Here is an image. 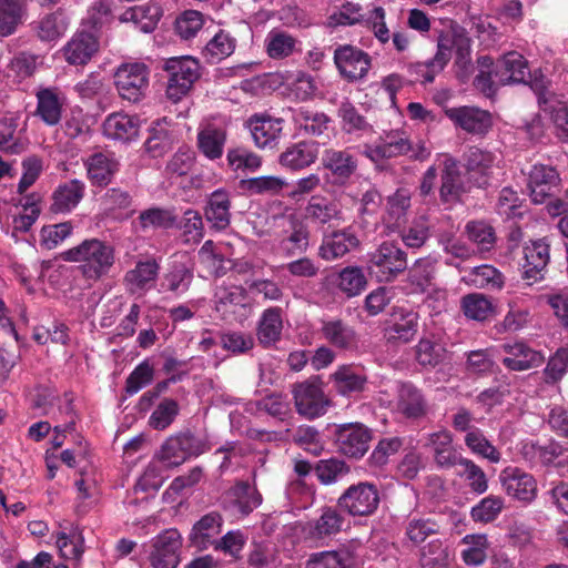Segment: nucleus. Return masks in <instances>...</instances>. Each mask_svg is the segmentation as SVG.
Masks as SVG:
<instances>
[{"mask_svg": "<svg viewBox=\"0 0 568 568\" xmlns=\"http://www.w3.org/2000/svg\"><path fill=\"white\" fill-rule=\"evenodd\" d=\"M61 257L65 262L78 263L80 273L87 280L97 281L110 272L115 261V253L111 244L92 237L62 252Z\"/></svg>", "mask_w": 568, "mask_h": 568, "instance_id": "f257e3e1", "label": "nucleus"}, {"mask_svg": "<svg viewBox=\"0 0 568 568\" xmlns=\"http://www.w3.org/2000/svg\"><path fill=\"white\" fill-rule=\"evenodd\" d=\"M363 154L375 163L397 156H407L413 161H425L429 158L430 150L422 141L414 143L405 132L390 131L378 143L366 144Z\"/></svg>", "mask_w": 568, "mask_h": 568, "instance_id": "f03ea898", "label": "nucleus"}, {"mask_svg": "<svg viewBox=\"0 0 568 568\" xmlns=\"http://www.w3.org/2000/svg\"><path fill=\"white\" fill-rule=\"evenodd\" d=\"M163 70L168 73L165 93L174 103L181 101L201 77L199 61L189 55L168 59Z\"/></svg>", "mask_w": 568, "mask_h": 568, "instance_id": "7ed1b4c3", "label": "nucleus"}, {"mask_svg": "<svg viewBox=\"0 0 568 568\" xmlns=\"http://www.w3.org/2000/svg\"><path fill=\"white\" fill-rule=\"evenodd\" d=\"M367 267L378 282H390L407 268V254L398 243L384 241L368 254Z\"/></svg>", "mask_w": 568, "mask_h": 568, "instance_id": "20e7f679", "label": "nucleus"}, {"mask_svg": "<svg viewBox=\"0 0 568 568\" xmlns=\"http://www.w3.org/2000/svg\"><path fill=\"white\" fill-rule=\"evenodd\" d=\"M379 503V490L375 484L369 481L351 485L337 499L338 508L353 517L373 515Z\"/></svg>", "mask_w": 568, "mask_h": 568, "instance_id": "39448f33", "label": "nucleus"}, {"mask_svg": "<svg viewBox=\"0 0 568 568\" xmlns=\"http://www.w3.org/2000/svg\"><path fill=\"white\" fill-rule=\"evenodd\" d=\"M150 69L143 62H125L114 73V84L120 97L136 103L143 99L149 88Z\"/></svg>", "mask_w": 568, "mask_h": 568, "instance_id": "423d86ee", "label": "nucleus"}, {"mask_svg": "<svg viewBox=\"0 0 568 568\" xmlns=\"http://www.w3.org/2000/svg\"><path fill=\"white\" fill-rule=\"evenodd\" d=\"M322 168L327 172L334 186H346L358 170V158L352 148H327L321 158Z\"/></svg>", "mask_w": 568, "mask_h": 568, "instance_id": "0eeeda50", "label": "nucleus"}, {"mask_svg": "<svg viewBox=\"0 0 568 568\" xmlns=\"http://www.w3.org/2000/svg\"><path fill=\"white\" fill-rule=\"evenodd\" d=\"M210 449L207 442L190 432L169 437L162 445L160 458L170 466H179L191 457H197Z\"/></svg>", "mask_w": 568, "mask_h": 568, "instance_id": "6e6552de", "label": "nucleus"}, {"mask_svg": "<svg viewBox=\"0 0 568 568\" xmlns=\"http://www.w3.org/2000/svg\"><path fill=\"white\" fill-rule=\"evenodd\" d=\"M292 394L296 412L308 419L323 416L329 406V399L317 378L295 384Z\"/></svg>", "mask_w": 568, "mask_h": 568, "instance_id": "1a4fd4ad", "label": "nucleus"}, {"mask_svg": "<svg viewBox=\"0 0 568 568\" xmlns=\"http://www.w3.org/2000/svg\"><path fill=\"white\" fill-rule=\"evenodd\" d=\"M229 135V122L224 119H211L201 123L196 142L199 151L211 161L220 160Z\"/></svg>", "mask_w": 568, "mask_h": 568, "instance_id": "9d476101", "label": "nucleus"}, {"mask_svg": "<svg viewBox=\"0 0 568 568\" xmlns=\"http://www.w3.org/2000/svg\"><path fill=\"white\" fill-rule=\"evenodd\" d=\"M263 497L254 484L236 481L222 496V507L234 515L247 516L261 506Z\"/></svg>", "mask_w": 568, "mask_h": 568, "instance_id": "9b49d317", "label": "nucleus"}, {"mask_svg": "<svg viewBox=\"0 0 568 568\" xmlns=\"http://www.w3.org/2000/svg\"><path fill=\"white\" fill-rule=\"evenodd\" d=\"M334 62L341 75L349 82L364 79L371 69L368 53L353 45H339L334 51Z\"/></svg>", "mask_w": 568, "mask_h": 568, "instance_id": "f8f14e48", "label": "nucleus"}, {"mask_svg": "<svg viewBox=\"0 0 568 568\" xmlns=\"http://www.w3.org/2000/svg\"><path fill=\"white\" fill-rule=\"evenodd\" d=\"M503 490L513 499L525 505L532 503L537 497V481L532 475L518 467H507L500 475Z\"/></svg>", "mask_w": 568, "mask_h": 568, "instance_id": "ddd939ff", "label": "nucleus"}, {"mask_svg": "<svg viewBox=\"0 0 568 568\" xmlns=\"http://www.w3.org/2000/svg\"><path fill=\"white\" fill-rule=\"evenodd\" d=\"M499 349L505 353L501 364L513 372H524L539 367L545 361L541 352L534 349L524 341L504 343L499 346Z\"/></svg>", "mask_w": 568, "mask_h": 568, "instance_id": "4468645a", "label": "nucleus"}, {"mask_svg": "<svg viewBox=\"0 0 568 568\" xmlns=\"http://www.w3.org/2000/svg\"><path fill=\"white\" fill-rule=\"evenodd\" d=\"M557 170L546 164H535L528 172L527 187L534 203L541 204L559 191Z\"/></svg>", "mask_w": 568, "mask_h": 568, "instance_id": "2eb2a0df", "label": "nucleus"}, {"mask_svg": "<svg viewBox=\"0 0 568 568\" xmlns=\"http://www.w3.org/2000/svg\"><path fill=\"white\" fill-rule=\"evenodd\" d=\"M524 257L523 278L527 284L532 285L542 281L550 261V245L546 239L531 241L525 245Z\"/></svg>", "mask_w": 568, "mask_h": 568, "instance_id": "dca6fc26", "label": "nucleus"}, {"mask_svg": "<svg viewBox=\"0 0 568 568\" xmlns=\"http://www.w3.org/2000/svg\"><path fill=\"white\" fill-rule=\"evenodd\" d=\"M445 115L464 131L484 135L493 126L491 114L476 106H458L445 109Z\"/></svg>", "mask_w": 568, "mask_h": 568, "instance_id": "f3484780", "label": "nucleus"}, {"mask_svg": "<svg viewBox=\"0 0 568 568\" xmlns=\"http://www.w3.org/2000/svg\"><path fill=\"white\" fill-rule=\"evenodd\" d=\"M181 535L176 529H168L153 541L150 560L153 568H176L180 562Z\"/></svg>", "mask_w": 568, "mask_h": 568, "instance_id": "a211bd4d", "label": "nucleus"}, {"mask_svg": "<svg viewBox=\"0 0 568 568\" xmlns=\"http://www.w3.org/2000/svg\"><path fill=\"white\" fill-rule=\"evenodd\" d=\"M338 450L351 458L363 457L372 440V430L363 424L343 425L337 432Z\"/></svg>", "mask_w": 568, "mask_h": 568, "instance_id": "6ab92c4d", "label": "nucleus"}, {"mask_svg": "<svg viewBox=\"0 0 568 568\" xmlns=\"http://www.w3.org/2000/svg\"><path fill=\"white\" fill-rule=\"evenodd\" d=\"M320 155V143L302 140L291 143L278 155V164L288 171H302L313 165Z\"/></svg>", "mask_w": 568, "mask_h": 568, "instance_id": "aec40b11", "label": "nucleus"}, {"mask_svg": "<svg viewBox=\"0 0 568 568\" xmlns=\"http://www.w3.org/2000/svg\"><path fill=\"white\" fill-rule=\"evenodd\" d=\"M440 201L445 204L453 205L460 201L464 193V183L458 161L449 154L440 155Z\"/></svg>", "mask_w": 568, "mask_h": 568, "instance_id": "412c9836", "label": "nucleus"}, {"mask_svg": "<svg viewBox=\"0 0 568 568\" xmlns=\"http://www.w3.org/2000/svg\"><path fill=\"white\" fill-rule=\"evenodd\" d=\"M336 392L346 397L363 393L368 383V376L363 366L356 364L339 365L331 375Z\"/></svg>", "mask_w": 568, "mask_h": 568, "instance_id": "4be33fe9", "label": "nucleus"}, {"mask_svg": "<svg viewBox=\"0 0 568 568\" xmlns=\"http://www.w3.org/2000/svg\"><path fill=\"white\" fill-rule=\"evenodd\" d=\"M321 334L334 348L352 352L358 347L359 339L355 328L341 318L323 320Z\"/></svg>", "mask_w": 568, "mask_h": 568, "instance_id": "5701e85b", "label": "nucleus"}, {"mask_svg": "<svg viewBox=\"0 0 568 568\" xmlns=\"http://www.w3.org/2000/svg\"><path fill=\"white\" fill-rule=\"evenodd\" d=\"M444 43L447 47V63L452 58V51H455V65L457 67V75L467 78L471 70V40L463 33H440L437 40V49Z\"/></svg>", "mask_w": 568, "mask_h": 568, "instance_id": "b1692460", "label": "nucleus"}, {"mask_svg": "<svg viewBox=\"0 0 568 568\" xmlns=\"http://www.w3.org/2000/svg\"><path fill=\"white\" fill-rule=\"evenodd\" d=\"M283 120L264 114H254L247 120L254 144L260 149L274 148L283 130Z\"/></svg>", "mask_w": 568, "mask_h": 568, "instance_id": "393cba45", "label": "nucleus"}, {"mask_svg": "<svg viewBox=\"0 0 568 568\" xmlns=\"http://www.w3.org/2000/svg\"><path fill=\"white\" fill-rule=\"evenodd\" d=\"M87 175L92 185L106 186L120 170V162L111 152H97L84 160Z\"/></svg>", "mask_w": 568, "mask_h": 568, "instance_id": "a878e982", "label": "nucleus"}, {"mask_svg": "<svg viewBox=\"0 0 568 568\" xmlns=\"http://www.w3.org/2000/svg\"><path fill=\"white\" fill-rule=\"evenodd\" d=\"M223 517L217 511L202 516L192 527L189 535L191 545L199 550L214 548L222 531Z\"/></svg>", "mask_w": 568, "mask_h": 568, "instance_id": "bb28decb", "label": "nucleus"}, {"mask_svg": "<svg viewBox=\"0 0 568 568\" xmlns=\"http://www.w3.org/2000/svg\"><path fill=\"white\" fill-rule=\"evenodd\" d=\"M99 49L98 37L93 32L79 31L62 48L65 61L71 65H84Z\"/></svg>", "mask_w": 568, "mask_h": 568, "instance_id": "cd10ccee", "label": "nucleus"}, {"mask_svg": "<svg viewBox=\"0 0 568 568\" xmlns=\"http://www.w3.org/2000/svg\"><path fill=\"white\" fill-rule=\"evenodd\" d=\"M528 74L527 60L516 51L505 53L495 63L494 78L500 85L525 82Z\"/></svg>", "mask_w": 568, "mask_h": 568, "instance_id": "c85d7f7f", "label": "nucleus"}, {"mask_svg": "<svg viewBox=\"0 0 568 568\" xmlns=\"http://www.w3.org/2000/svg\"><path fill=\"white\" fill-rule=\"evenodd\" d=\"M418 313L404 307L395 308L389 324L385 328L387 339L402 343L410 342L418 332Z\"/></svg>", "mask_w": 568, "mask_h": 568, "instance_id": "c756f323", "label": "nucleus"}, {"mask_svg": "<svg viewBox=\"0 0 568 568\" xmlns=\"http://www.w3.org/2000/svg\"><path fill=\"white\" fill-rule=\"evenodd\" d=\"M308 245L310 231L307 225L296 217H291L278 242L280 253L286 257L301 255L307 251Z\"/></svg>", "mask_w": 568, "mask_h": 568, "instance_id": "7c9ffc66", "label": "nucleus"}, {"mask_svg": "<svg viewBox=\"0 0 568 568\" xmlns=\"http://www.w3.org/2000/svg\"><path fill=\"white\" fill-rule=\"evenodd\" d=\"M397 410L409 419L424 417L428 412V404L423 392L413 383H400L397 389Z\"/></svg>", "mask_w": 568, "mask_h": 568, "instance_id": "2f4dec72", "label": "nucleus"}, {"mask_svg": "<svg viewBox=\"0 0 568 568\" xmlns=\"http://www.w3.org/2000/svg\"><path fill=\"white\" fill-rule=\"evenodd\" d=\"M426 447L433 454L434 462L439 468L457 466L462 455L453 446V435L448 430H438L427 436Z\"/></svg>", "mask_w": 568, "mask_h": 568, "instance_id": "473e14b6", "label": "nucleus"}, {"mask_svg": "<svg viewBox=\"0 0 568 568\" xmlns=\"http://www.w3.org/2000/svg\"><path fill=\"white\" fill-rule=\"evenodd\" d=\"M159 271L160 265L154 258L139 261L123 277L126 291L131 294L145 292L158 278Z\"/></svg>", "mask_w": 568, "mask_h": 568, "instance_id": "72a5a7b5", "label": "nucleus"}, {"mask_svg": "<svg viewBox=\"0 0 568 568\" xmlns=\"http://www.w3.org/2000/svg\"><path fill=\"white\" fill-rule=\"evenodd\" d=\"M231 197L224 189L213 191L204 207V215L211 227L216 231H223L231 223Z\"/></svg>", "mask_w": 568, "mask_h": 568, "instance_id": "f704fd0d", "label": "nucleus"}, {"mask_svg": "<svg viewBox=\"0 0 568 568\" xmlns=\"http://www.w3.org/2000/svg\"><path fill=\"white\" fill-rule=\"evenodd\" d=\"M37 115L48 125H57L62 118L64 95L55 88H45L37 92Z\"/></svg>", "mask_w": 568, "mask_h": 568, "instance_id": "c9c22d12", "label": "nucleus"}, {"mask_svg": "<svg viewBox=\"0 0 568 568\" xmlns=\"http://www.w3.org/2000/svg\"><path fill=\"white\" fill-rule=\"evenodd\" d=\"M139 130V118L126 113H112L103 122V133L111 140L132 141L138 136Z\"/></svg>", "mask_w": 568, "mask_h": 568, "instance_id": "e433bc0d", "label": "nucleus"}, {"mask_svg": "<svg viewBox=\"0 0 568 568\" xmlns=\"http://www.w3.org/2000/svg\"><path fill=\"white\" fill-rule=\"evenodd\" d=\"M358 245L357 236L349 230L336 231L324 236L318 248V255L325 261H333L344 256Z\"/></svg>", "mask_w": 568, "mask_h": 568, "instance_id": "4c0bfd02", "label": "nucleus"}, {"mask_svg": "<svg viewBox=\"0 0 568 568\" xmlns=\"http://www.w3.org/2000/svg\"><path fill=\"white\" fill-rule=\"evenodd\" d=\"M345 517L336 507H323L320 516L307 524V531L312 538L323 539L342 531Z\"/></svg>", "mask_w": 568, "mask_h": 568, "instance_id": "58836bf2", "label": "nucleus"}, {"mask_svg": "<svg viewBox=\"0 0 568 568\" xmlns=\"http://www.w3.org/2000/svg\"><path fill=\"white\" fill-rule=\"evenodd\" d=\"M85 184L78 179L59 184L52 194L51 211L55 213L71 212L83 199Z\"/></svg>", "mask_w": 568, "mask_h": 568, "instance_id": "ea45409f", "label": "nucleus"}, {"mask_svg": "<svg viewBox=\"0 0 568 568\" xmlns=\"http://www.w3.org/2000/svg\"><path fill=\"white\" fill-rule=\"evenodd\" d=\"M283 329L282 310L270 307L265 310L257 323L256 336L263 347H271L281 339Z\"/></svg>", "mask_w": 568, "mask_h": 568, "instance_id": "a19ab883", "label": "nucleus"}, {"mask_svg": "<svg viewBox=\"0 0 568 568\" xmlns=\"http://www.w3.org/2000/svg\"><path fill=\"white\" fill-rule=\"evenodd\" d=\"M104 210L114 219H129L135 213L131 193L122 187H110L101 197Z\"/></svg>", "mask_w": 568, "mask_h": 568, "instance_id": "79ce46f5", "label": "nucleus"}, {"mask_svg": "<svg viewBox=\"0 0 568 568\" xmlns=\"http://www.w3.org/2000/svg\"><path fill=\"white\" fill-rule=\"evenodd\" d=\"M447 47L442 43L435 55L424 62H415L408 65V73L422 84L433 83L436 77L447 65Z\"/></svg>", "mask_w": 568, "mask_h": 568, "instance_id": "37998d69", "label": "nucleus"}, {"mask_svg": "<svg viewBox=\"0 0 568 568\" xmlns=\"http://www.w3.org/2000/svg\"><path fill=\"white\" fill-rule=\"evenodd\" d=\"M193 271L185 263L173 261L161 280V287L176 296L186 293L193 282Z\"/></svg>", "mask_w": 568, "mask_h": 568, "instance_id": "c03bdc74", "label": "nucleus"}, {"mask_svg": "<svg viewBox=\"0 0 568 568\" xmlns=\"http://www.w3.org/2000/svg\"><path fill=\"white\" fill-rule=\"evenodd\" d=\"M460 281L468 286L486 290H500L505 284L503 273L489 264L469 268Z\"/></svg>", "mask_w": 568, "mask_h": 568, "instance_id": "a18cd8bd", "label": "nucleus"}, {"mask_svg": "<svg viewBox=\"0 0 568 568\" xmlns=\"http://www.w3.org/2000/svg\"><path fill=\"white\" fill-rule=\"evenodd\" d=\"M292 120L296 128L312 136H322L329 128L331 119L324 112L313 111L306 108L292 110Z\"/></svg>", "mask_w": 568, "mask_h": 568, "instance_id": "49530a36", "label": "nucleus"}, {"mask_svg": "<svg viewBox=\"0 0 568 568\" xmlns=\"http://www.w3.org/2000/svg\"><path fill=\"white\" fill-rule=\"evenodd\" d=\"M410 192L407 189H398L387 199L384 223L390 231L398 230L406 221L410 207Z\"/></svg>", "mask_w": 568, "mask_h": 568, "instance_id": "de8ad7c7", "label": "nucleus"}, {"mask_svg": "<svg viewBox=\"0 0 568 568\" xmlns=\"http://www.w3.org/2000/svg\"><path fill=\"white\" fill-rule=\"evenodd\" d=\"M305 214L315 224H328L342 219L338 204L323 195H313L307 202Z\"/></svg>", "mask_w": 568, "mask_h": 568, "instance_id": "09e8293b", "label": "nucleus"}, {"mask_svg": "<svg viewBox=\"0 0 568 568\" xmlns=\"http://www.w3.org/2000/svg\"><path fill=\"white\" fill-rule=\"evenodd\" d=\"M537 95L541 109L551 116L557 136L561 141L568 142V103L548 98L545 91H539Z\"/></svg>", "mask_w": 568, "mask_h": 568, "instance_id": "8fccbe9b", "label": "nucleus"}, {"mask_svg": "<svg viewBox=\"0 0 568 568\" xmlns=\"http://www.w3.org/2000/svg\"><path fill=\"white\" fill-rule=\"evenodd\" d=\"M27 0H0V37H9L22 23Z\"/></svg>", "mask_w": 568, "mask_h": 568, "instance_id": "3c124183", "label": "nucleus"}, {"mask_svg": "<svg viewBox=\"0 0 568 568\" xmlns=\"http://www.w3.org/2000/svg\"><path fill=\"white\" fill-rule=\"evenodd\" d=\"M297 43V39L290 33L273 29L266 36L264 47L271 59L282 60L296 51Z\"/></svg>", "mask_w": 568, "mask_h": 568, "instance_id": "603ef678", "label": "nucleus"}, {"mask_svg": "<svg viewBox=\"0 0 568 568\" xmlns=\"http://www.w3.org/2000/svg\"><path fill=\"white\" fill-rule=\"evenodd\" d=\"M287 185V182L278 176L263 175L240 181L241 190L250 196L277 195Z\"/></svg>", "mask_w": 568, "mask_h": 568, "instance_id": "864d4df0", "label": "nucleus"}, {"mask_svg": "<svg viewBox=\"0 0 568 568\" xmlns=\"http://www.w3.org/2000/svg\"><path fill=\"white\" fill-rule=\"evenodd\" d=\"M161 18V10L158 6H135L125 10L121 21L133 22L139 30L152 32Z\"/></svg>", "mask_w": 568, "mask_h": 568, "instance_id": "5fc2aeb1", "label": "nucleus"}, {"mask_svg": "<svg viewBox=\"0 0 568 568\" xmlns=\"http://www.w3.org/2000/svg\"><path fill=\"white\" fill-rule=\"evenodd\" d=\"M236 48V39L225 30H219L206 43L203 54L211 63H216L230 57Z\"/></svg>", "mask_w": 568, "mask_h": 568, "instance_id": "6e6d98bb", "label": "nucleus"}, {"mask_svg": "<svg viewBox=\"0 0 568 568\" xmlns=\"http://www.w3.org/2000/svg\"><path fill=\"white\" fill-rule=\"evenodd\" d=\"M415 358L420 366L433 368L446 361L447 349L439 342L422 338L415 347Z\"/></svg>", "mask_w": 568, "mask_h": 568, "instance_id": "4d7b16f0", "label": "nucleus"}, {"mask_svg": "<svg viewBox=\"0 0 568 568\" xmlns=\"http://www.w3.org/2000/svg\"><path fill=\"white\" fill-rule=\"evenodd\" d=\"M466 169L473 175L488 178L496 163V155L477 146H470L465 154Z\"/></svg>", "mask_w": 568, "mask_h": 568, "instance_id": "13d9d810", "label": "nucleus"}, {"mask_svg": "<svg viewBox=\"0 0 568 568\" xmlns=\"http://www.w3.org/2000/svg\"><path fill=\"white\" fill-rule=\"evenodd\" d=\"M465 548L462 550V558L468 566H480L487 559L488 540L484 534L466 535L462 539Z\"/></svg>", "mask_w": 568, "mask_h": 568, "instance_id": "bf43d9fd", "label": "nucleus"}, {"mask_svg": "<svg viewBox=\"0 0 568 568\" xmlns=\"http://www.w3.org/2000/svg\"><path fill=\"white\" fill-rule=\"evenodd\" d=\"M57 546L61 557L67 560L80 561L84 552L83 535L78 528H71L69 532H58Z\"/></svg>", "mask_w": 568, "mask_h": 568, "instance_id": "052dcab7", "label": "nucleus"}, {"mask_svg": "<svg viewBox=\"0 0 568 568\" xmlns=\"http://www.w3.org/2000/svg\"><path fill=\"white\" fill-rule=\"evenodd\" d=\"M430 236L429 216L420 215L400 231L403 243L409 248H420Z\"/></svg>", "mask_w": 568, "mask_h": 568, "instance_id": "680f3d73", "label": "nucleus"}, {"mask_svg": "<svg viewBox=\"0 0 568 568\" xmlns=\"http://www.w3.org/2000/svg\"><path fill=\"white\" fill-rule=\"evenodd\" d=\"M462 310L466 317L483 322L494 313V305L489 297L480 293H470L462 298Z\"/></svg>", "mask_w": 568, "mask_h": 568, "instance_id": "e2e57ef3", "label": "nucleus"}, {"mask_svg": "<svg viewBox=\"0 0 568 568\" xmlns=\"http://www.w3.org/2000/svg\"><path fill=\"white\" fill-rule=\"evenodd\" d=\"M227 165L233 171H257L262 165V158L246 146L230 148L226 153Z\"/></svg>", "mask_w": 568, "mask_h": 568, "instance_id": "0e129e2a", "label": "nucleus"}, {"mask_svg": "<svg viewBox=\"0 0 568 568\" xmlns=\"http://www.w3.org/2000/svg\"><path fill=\"white\" fill-rule=\"evenodd\" d=\"M367 280L358 266H347L338 273L337 287L347 296L359 295L366 287Z\"/></svg>", "mask_w": 568, "mask_h": 568, "instance_id": "69168bd1", "label": "nucleus"}, {"mask_svg": "<svg viewBox=\"0 0 568 568\" xmlns=\"http://www.w3.org/2000/svg\"><path fill=\"white\" fill-rule=\"evenodd\" d=\"M173 143L172 132L168 128V123L156 122L149 132V136L144 143L145 150L152 156L156 158L165 153Z\"/></svg>", "mask_w": 568, "mask_h": 568, "instance_id": "338daca9", "label": "nucleus"}, {"mask_svg": "<svg viewBox=\"0 0 568 568\" xmlns=\"http://www.w3.org/2000/svg\"><path fill=\"white\" fill-rule=\"evenodd\" d=\"M465 445L468 449L490 463H498L501 458L497 448L486 438L479 428L470 429L465 436Z\"/></svg>", "mask_w": 568, "mask_h": 568, "instance_id": "774afa93", "label": "nucleus"}]
</instances>
